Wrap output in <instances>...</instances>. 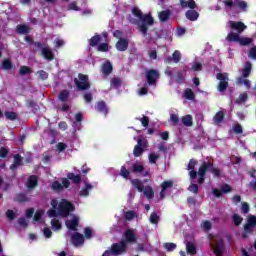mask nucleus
<instances>
[{
	"label": "nucleus",
	"mask_w": 256,
	"mask_h": 256,
	"mask_svg": "<svg viewBox=\"0 0 256 256\" xmlns=\"http://www.w3.org/2000/svg\"><path fill=\"white\" fill-rule=\"evenodd\" d=\"M109 49V45L107 43H102L98 46V51L105 52Z\"/></svg>",
	"instance_id": "62"
},
{
	"label": "nucleus",
	"mask_w": 256,
	"mask_h": 256,
	"mask_svg": "<svg viewBox=\"0 0 256 256\" xmlns=\"http://www.w3.org/2000/svg\"><path fill=\"white\" fill-rule=\"evenodd\" d=\"M247 101V93L240 94L238 99L236 100V103L241 104L245 103Z\"/></svg>",
	"instance_id": "52"
},
{
	"label": "nucleus",
	"mask_w": 256,
	"mask_h": 256,
	"mask_svg": "<svg viewBox=\"0 0 256 256\" xmlns=\"http://www.w3.org/2000/svg\"><path fill=\"white\" fill-rule=\"evenodd\" d=\"M201 227L204 231H209V229H211V222L206 220L202 223Z\"/></svg>",
	"instance_id": "58"
},
{
	"label": "nucleus",
	"mask_w": 256,
	"mask_h": 256,
	"mask_svg": "<svg viewBox=\"0 0 256 256\" xmlns=\"http://www.w3.org/2000/svg\"><path fill=\"white\" fill-rule=\"evenodd\" d=\"M164 248L167 251H174V249H177V245L175 243H165Z\"/></svg>",
	"instance_id": "49"
},
{
	"label": "nucleus",
	"mask_w": 256,
	"mask_h": 256,
	"mask_svg": "<svg viewBox=\"0 0 256 256\" xmlns=\"http://www.w3.org/2000/svg\"><path fill=\"white\" fill-rule=\"evenodd\" d=\"M224 5L227 11L231 9H239V11H246L247 2L243 0H225Z\"/></svg>",
	"instance_id": "5"
},
{
	"label": "nucleus",
	"mask_w": 256,
	"mask_h": 256,
	"mask_svg": "<svg viewBox=\"0 0 256 256\" xmlns=\"http://www.w3.org/2000/svg\"><path fill=\"white\" fill-rule=\"evenodd\" d=\"M20 75H29L31 73V68L27 66H21L19 69Z\"/></svg>",
	"instance_id": "43"
},
{
	"label": "nucleus",
	"mask_w": 256,
	"mask_h": 256,
	"mask_svg": "<svg viewBox=\"0 0 256 256\" xmlns=\"http://www.w3.org/2000/svg\"><path fill=\"white\" fill-rule=\"evenodd\" d=\"M157 159H159V153H150L149 154V162L150 163H157Z\"/></svg>",
	"instance_id": "47"
},
{
	"label": "nucleus",
	"mask_w": 256,
	"mask_h": 256,
	"mask_svg": "<svg viewBox=\"0 0 256 256\" xmlns=\"http://www.w3.org/2000/svg\"><path fill=\"white\" fill-rule=\"evenodd\" d=\"M180 5L183 8L188 7V9H195L196 7L194 0H180Z\"/></svg>",
	"instance_id": "23"
},
{
	"label": "nucleus",
	"mask_w": 256,
	"mask_h": 256,
	"mask_svg": "<svg viewBox=\"0 0 256 256\" xmlns=\"http://www.w3.org/2000/svg\"><path fill=\"white\" fill-rule=\"evenodd\" d=\"M68 179H70L71 181H73L75 183H79V181H81V177H79V175L75 176V174H73V173L68 174Z\"/></svg>",
	"instance_id": "50"
},
{
	"label": "nucleus",
	"mask_w": 256,
	"mask_h": 256,
	"mask_svg": "<svg viewBox=\"0 0 256 256\" xmlns=\"http://www.w3.org/2000/svg\"><path fill=\"white\" fill-rule=\"evenodd\" d=\"M186 249L190 255H195L197 253V249L195 248V244L188 242L186 243Z\"/></svg>",
	"instance_id": "34"
},
{
	"label": "nucleus",
	"mask_w": 256,
	"mask_h": 256,
	"mask_svg": "<svg viewBox=\"0 0 256 256\" xmlns=\"http://www.w3.org/2000/svg\"><path fill=\"white\" fill-rule=\"evenodd\" d=\"M158 17H159L160 21H166L167 19H169V12L162 11L159 13Z\"/></svg>",
	"instance_id": "48"
},
{
	"label": "nucleus",
	"mask_w": 256,
	"mask_h": 256,
	"mask_svg": "<svg viewBox=\"0 0 256 256\" xmlns=\"http://www.w3.org/2000/svg\"><path fill=\"white\" fill-rule=\"evenodd\" d=\"M76 87L80 91H85V89H89V80L87 75L79 74V79L76 80Z\"/></svg>",
	"instance_id": "10"
},
{
	"label": "nucleus",
	"mask_w": 256,
	"mask_h": 256,
	"mask_svg": "<svg viewBox=\"0 0 256 256\" xmlns=\"http://www.w3.org/2000/svg\"><path fill=\"white\" fill-rule=\"evenodd\" d=\"M131 183L133 187H136V189L140 192L143 193V183L139 180H131Z\"/></svg>",
	"instance_id": "35"
},
{
	"label": "nucleus",
	"mask_w": 256,
	"mask_h": 256,
	"mask_svg": "<svg viewBox=\"0 0 256 256\" xmlns=\"http://www.w3.org/2000/svg\"><path fill=\"white\" fill-rule=\"evenodd\" d=\"M146 79L148 85H156L157 80L159 79V72L157 70H148L146 72Z\"/></svg>",
	"instance_id": "12"
},
{
	"label": "nucleus",
	"mask_w": 256,
	"mask_h": 256,
	"mask_svg": "<svg viewBox=\"0 0 256 256\" xmlns=\"http://www.w3.org/2000/svg\"><path fill=\"white\" fill-rule=\"evenodd\" d=\"M248 57L250 59H256V46L251 48Z\"/></svg>",
	"instance_id": "63"
},
{
	"label": "nucleus",
	"mask_w": 256,
	"mask_h": 256,
	"mask_svg": "<svg viewBox=\"0 0 256 256\" xmlns=\"http://www.w3.org/2000/svg\"><path fill=\"white\" fill-rule=\"evenodd\" d=\"M207 169H209L215 177H219L220 175L219 169L213 168V164H211V162H208V163L204 162L198 170V177H199L198 183L205 182V173H207Z\"/></svg>",
	"instance_id": "4"
},
{
	"label": "nucleus",
	"mask_w": 256,
	"mask_h": 256,
	"mask_svg": "<svg viewBox=\"0 0 256 256\" xmlns=\"http://www.w3.org/2000/svg\"><path fill=\"white\" fill-rule=\"evenodd\" d=\"M28 189H34L37 187V176H30L27 182Z\"/></svg>",
	"instance_id": "27"
},
{
	"label": "nucleus",
	"mask_w": 256,
	"mask_h": 256,
	"mask_svg": "<svg viewBox=\"0 0 256 256\" xmlns=\"http://www.w3.org/2000/svg\"><path fill=\"white\" fill-rule=\"evenodd\" d=\"M127 47H129V42L127 41V39H120L116 43V49L118 51H126Z\"/></svg>",
	"instance_id": "19"
},
{
	"label": "nucleus",
	"mask_w": 256,
	"mask_h": 256,
	"mask_svg": "<svg viewBox=\"0 0 256 256\" xmlns=\"http://www.w3.org/2000/svg\"><path fill=\"white\" fill-rule=\"evenodd\" d=\"M11 67H13V64L11 63V60L5 59L2 62V68L5 69L6 71H9V69H11Z\"/></svg>",
	"instance_id": "40"
},
{
	"label": "nucleus",
	"mask_w": 256,
	"mask_h": 256,
	"mask_svg": "<svg viewBox=\"0 0 256 256\" xmlns=\"http://www.w3.org/2000/svg\"><path fill=\"white\" fill-rule=\"evenodd\" d=\"M120 175L124 177V179H129V170L125 166H122Z\"/></svg>",
	"instance_id": "51"
},
{
	"label": "nucleus",
	"mask_w": 256,
	"mask_h": 256,
	"mask_svg": "<svg viewBox=\"0 0 256 256\" xmlns=\"http://www.w3.org/2000/svg\"><path fill=\"white\" fill-rule=\"evenodd\" d=\"M171 61H173L174 63H179V61H181V52H179L178 50H176L173 55L172 58H167L165 60L166 63H171Z\"/></svg>",
	"instance_id": "22"
},
{
	"label": "nucleus",
	"mask_w": 256,
	"mask_h": 256,
	"mask_svg": "<svg viewBox=\"0 0 256 256\" xmlns=\"http://www.w3.org/2000/svg\"><path fill=\"white\" fill-rule=\"evenodd\" d=\"M63 45H65V41H63V39L57 37L54 40V47H63Z\"/></svg>",
	"instance_id": "53"
},
{
	"label": "nucleus",
	"mask_w": 256,
	"mask_h": 256,
	"mask_svg": "<svg viewBox=\"0 0 256 256\" xmlns=\"http://www.w3.org/2000/svg\"><path fill=\"white\" fill-rule=\"evenodd\" d=\"M21 165V156L19 154L14 156V165H12L11 169H16V167H19Z\"/></svg>",
	"instance_id": "39"
},
{
	"label": "nucleus",
	"mask_w": 256,
	"mask_h": 256,
	"mask_svg": "<svg viewBox=\"0 0 256 256\" xmlns=\"http://www.w3.org/2000/svg\"><path fill=\"white\" fill-rule=\"evenodd\" d=\"M144 195L147 197V199H153V196L155 195L153 188L151 186H146L144 188Z\"/></svg>",
	"instance_id": "31"
},
{
	"label": "nucleus",
	"mask_w": 256,
	"mask_h": 256,
	"mask_svg": "<svg viewBox=\"0 0 256 256\" xmlns=\"http://www.w3.org/2000/svg\"><path fill=\"white\" fill-rule=\"evenodd\" d=\"M223 117H224L223 112L220 111V112L216 113V115L213 118L214 124L219 125L220 123H222Z\"/></svg>",
	"instance_id": "33"
},
{
	"label": "nucleus",
	"mask_w": 256,
	"mask_h": 256,
	"mask_svg": "<svg viewBox=\"0 0 256 256\" xmlns=\"http://www.w3.org/2000/svg\"><path fill=\"white\" fill-rule=\"evenodd\" d=\"M250 73H251V62H246L244 69L242 71V75L243 77H249Z\"/></svg>",
	"instance_id": "32"
},
{
	"label": "nucleus",
	"mask_w": 256,
	"mask_h": 256,
	"mask_svg": "<svg viewBox=\"0 0 256 256\" xmlns=\"http://www.w3.org/2000/svg\"><path fill=\"white\" fill-rule=\"evenodd\" d=\"M43 235L46 237V239H50L51 235H53V232H51V229L49 228H44Z\"/></svg>",
	"instance_id": "56"
},
{
	"label": "nucleus",
	"mask_w": 256,
	"mask_h": 256,
	"mask_svg": "<svg viewBox=\"0 0 256 256\" xmlns=\"http://www.w3.org/2000/svg\"><path fill=\"white\" fill-rule=\"evenodd\" d=\"M171 187H173V181L171 180L164 181L161 184L160 199H165V196L169 193V189H171Z\"/></svg>",
	"instance_id": "14"
},
{
	"label": "nucleus",
	"mask_w": 256,
	"mask_h": 256,
	"mask_svg": "<svg viewBox=\"0 0 256 256\" xmlns=\"http://www.w3.org/2000/svg\"><path fill=\"white\" fill-rule=\"evenodd\" d=\"M149 221L150 223H152V225H157V223H159V215L157 214V212H153L150 215Z\"/></svg>",
	"instance_id": "38"
},
{
	"label": "nucleus",
	"mask_w": 256,
	"mask_h": 256,
	"mask_svg": "<svg viewBox=\"0 0 256 256\" xmlns=\"http://www.w3.org/2000/svg\"><path fill=\"white\" fill-rule=\"evenodd\" d=\"M42 55L45 57V59H48V61H51V59H53V52L47 47H44L42 49Z\"/></svg>",
	"instance_id": "29"
},
{
	"label": "nucleus",
	"mask_w": 256,
	"mask_h": 256,
	"mask_svg": "<svg viewBox=\"0 0 256 256\" xmlns=\"http://www.w3.org/2000/svg\"><path fill=\"white\" fill-rule=\"evenodd\" d=\"M97 111H100V113H105L107 115V106L105 105V102H99L96 105Z\"/></svg>",
	"instance_id": "37"
},
{
	"label": "nucleus",
	"mask_w": 256,
	"mask_h": 256,
	"mask_svg": "<svg viewBox=\"0 0 256 256\" xmlns=\"http://www.w3.org/2000/svg\"><path fill=\"white\" fill-rule=\"evenodd\" d=\"M216 78L218 79V81H220L218 85V91H220V93H223V91H225L229 86V75L227 73H218L216 75Z\"/></svg>",
	"instance_id": "8"
},
{
	"label": "nucleus",
	"mask_w": 256,
	"mask_h": 256,
	"mask_svg": "<svg viewBox=\"0 0 256 256\" xmlns=\"http://www.w3.org/2000/svg\"><path fill=\"white\" fill-rule=\"evenodd\" d=\"M210 246L216 256H223L225 244L223 243V238L221 236L210 235Z\"/></svg>",
	"instance_id": "3"
},
{
	"label": "nucleus",
	"mask_w": 256,
	"mask_h": 256,
	"mask_svg": "<svg viewBox=\"0 0 256 256\" xmlns=\"http://www.w3.org/2000/svg\"><path fill=\"white\" fill-rule=\"evenodd\" d=\"M99 41H101V36L96 35L90 39L89 43H90L91 47H95V45H97V43H99Z\"/></svg>",
	"instance_id": "44"
},
{
	"label": "nucleus",
	"mask_w": 256,
	"mask_h": 256,
	"mask_svg": "<svg viewBox=\"0 0 256 256\" xmlns=\"http://www.w3.org/2000/svg\"><path fill=\"white\" fill-rule=\"evenodd\" d=\"M89 191H91V184H86V188L80 191V195L82 197H87L89 195Z\"/></svg>",
	"instance_id": "46"
},
{
	"label": "nucleus",
	"mask_w": 256,
	"mask_h": 256,
	"mask_svg": "<svg viewBox=\"0 0 256 256\" xmlns=\"http://www.w3.org/2000/svg\"><path fill=\"white\" fill-rule=\"evenodd\" d=\"M135 217V213L133 211H128L125 213V219H127V221H131V219H134Z\"/></svg>",
	"instance_id": "59"
},
{
	"label": "nucleus",
	"mask_w": 256,
	"mask_h": 256,
	"mask_svg": "<svg viewBox=\"0 0 256 256\" xmlns=\"http://www.w3.org/2000/svg\"><path fill=\"white\" fill-rule=\"evenodd\" d=\"M84 241H85V238L83 237V235L79 233H75L74 235H72V243L73 245H75V247H79V245H83Z\"/></svg>",
	"instance_id": "17"
},
{
	"label": "nucleus",
	"mask_w": 256,
	"mask_h": 256,
	"mask_svg": "<svg viewBox=\"0 0 256 256\" xmlns=\"http://www.w3.org/2000/svg\"><path fill=\"white\" fill-rule=\"evenodd\" d=\"M230 191H231V186H229L228 184H224V185L222 186L221 190L215 189V190L213 191V194L215 195V197H221V195H222L223 193H230Z\"/></svg>",
	"instance_id": "18"
},
{
	"label": "nucleus",
	"mask_w": 256,
	"mask_h": 256,
	"mask_svg": "<svg viewBox=\"0 0 256 256\" xmlns=\"http://www.w3.org/2000/svg\"><path fill=\"white\" fill-rule=\"evenodd\" d=\"M132 13L140 21L139 22L140 33L142 35H146L148 27L153 24V17H151V15L149 14H146L143 16V14H141V10H139L138 8H133Z\"/></svg>",
	"instance_id": "2"
},
{
	"label": "nucleus",
	"mask_w": 256,
	"mask_h": 256,
	"mask_svg": "<svg viewBox=\"0 0 256 256\" xmlns=\"http://www.w3.org/2000/svg\"><path fill=\"white\" fill-rule=\"evenodd\" d=\"M143 164L141 162H136L132 165V167L130 168L131 173H143Z\"/></svg>",
	"instance_id": "21"
},
{
	"label": "nucleus",
	"mask_w": 256,
	"mask_h": 256,
	"mask_svg": "<svg viewBox=\"0 0 256 256\" xmlns=\"http://www.w3.org/2000/svg\"><path fill=\"white\" fill-rule=\"evenodd\" d=\"M37 75H38L39 79H47V77H49L47 72H45L43 70L38 71Z\"/></svg>",
	"instance_id": "61"
},
{
	"label": "nucleus",
	"mask_w": 256,
	"mask_h": 256,
	"mask_svg": "<svg viewBox=\"0 0 256 256\" xmlns=\"http://www.w3.org/2000/svg\"><path fill=\"white\" fill-rule=\"evenodd\" d=\"M67 97H69V92L67 90L62 91L59 95L60 101H67Z\"/></svg>",
	"instance_id": "54"
},
{
	"label": "nucleus",
	"mask_w": 256,
	"mask_h": 256,
	"mask_svg": "<svg viewBox=\"0 0 256 256\" xmlns=\"http://www.w3.org/2000/svg\"><path fill=\"white\" fill-rule=\"evenodd\" d=\"M201 63L194 62L192 64V71H201Z\"/></svg>",
	"instance_id": "64"
},
{
	"label": "nucleus",
	"mask_w": 256,
	"mask_h": 256,
	"mask_svg": "<svg viewBox=\"0 0 256 256\" xmlns=\"http://www.w3.org/2000/svg\"><path fill=\"white\" fill-rule=\"evenodd\" d=\"M241 211L244 214L249 213V204H247L246 202H243L241 206Z\"/></svg>",
	"instance_id": "60"
},
{
	"label": "nucleus",
	"mask_w": 256,
	"mask_h": 256,
	"mask_svg": "<svg viewBox=\"0 0 256 256\" xmlns=\"http://www.w3.org/2000/svg\"><path fill=\"white\" fill-rule=\"evenodd\" d=\"M125 239L128 243L135 242V230H127L125 233Z\"/></svg>",
	"instance_id": "25"
},
{
	"label": "nucleus",
	"mask_w": 256,
	"mask_h": 256,
	"mask_svg": "<svg viewBox=\"0 0 256 256\" xmlns=\"http://www.w3.org/2000/svg\"><path fill=\"white\" fill-rule=\"evenodd\" d=\"M79 226V217L76 215H70L69 218L66 220V227L71 231H76L77 227Z\"/></svg>",
	"instance_id": "11"
},
{
	"label": "nucleus",
	"mask_w": 256,
	"mask_h": 256,
	"mask_svg": "<svg viewBox=\"0 0 256 256\" xmlns=\"http://www.w3.org/2000/svg\"><path fill=\"white\" fill-rule=\"evenodd\" d=\"M181 121H182L183 125H185L186 127H191L193 125V116L186 115V116L182 117Z\"/></svg>",
	"instance_id": "26"
},
{
	"label": "nucleus",
	"mask_w": 256,
	"mask_h": 256,
	"mask_svg": "<svg viewBox=\"0 0 256 256\" xmlns=\"http://www.w3.org/2000/svg\"><path fill=\"white\" fill-rule=\"evenodd\" d=\"M5 117L6 119H9L10 121H15V119H17V113L15 112H5Z\"/></svg>",
	"instance_id": "45"
},
{
	"label": "nucleus",
	"mask_w": 256,
	"mask_h": 256,
	"mask_svg": "<svg viewBox=\"0 0 256 256\" xmlns=\"http://www.w3.org/2000/svg\"><path fill=\"white\" fill-rule=\"evenodd\" d=\"M233 221H234L235 225H241L243 218L237 214H234Z\"/></svg>",
	"instance_id": "55"
},
{
	"label": "nucleus",
	"mask_w": 256,
	"mask_h": 256,
	"mask_svg": "<svg viewBox=\"0 0 256 256\" xmlns=\"http://www.w3.org/2000/svg\"><path fill=\"white\" fill-rule=\"evenodd\" d=\"M226 27L228 29H232L233 31H237L238 35L239 33H243L245 29H247V25L243 22H235V21H229L226 24Z\"/></svg>",
	"instance_id": "9"
},
{
	"label": "nucleus",
	"mask_w": 256,
	"mask_h": 256,
	"mask_svg": "<svg viewBox=\"0 0 256 256\" xmlns=\"http://www.w3.org/2000/svg\"><path fill=\"white\" fill-rule=\"evenodd\" d=\"M64 187L66 189H67V187H69V180L67 178L62 179V184L59 183L58 181H56L52 184V189L54 191H61V189H63Z\"/></svg>",
	"instance_id": "16"
},
{
	"label": "nucleus",
	"mask_w": 256,
	"mask_h": 256,
	"mask_svg": "<svg viewBox=\"0 0 256 256\" xmlns=\"http://www.w3.org/2000/svg\"><path fill=\"white\" fill-rule=\"evenodd\" d=\"M146 145H147V141L139 139L138 145H136L134 148V156L140 157V155L143 153V148H145Z\"/></svg>",
	"instance_id": "15"
},
{
	"label": "nucleus",
	"mask_w": 256,
	"mask_h": 256,
	"mask_svg": "<svg viewBox=\"0 0 256 256\" xmlns=\"http://www.w3.org/2000/svg\"><path fill=\"white\" fill-rule=\"evenodd\" d=\"M226 39L227 41L237 42L240 45H249V43L253 41L251 38L241 37L239 33H234V32H230Z\"/></svg>",
	"instance_id": "7"
},
{
	"label": "nucleus",
	"mask_w": 256,
	"mask_h": 256,
	"mask_svg": "<svg viewBox=\"0 0 256 256\" xmlns=\"http://www.w3.org/2000/svg\"><path fill=\"white\" fill-rule=\"evenodd\" d=\"M51 209L47 211L49 217H54L51 221L53 231L61 230V222L55 217H69V213L75 211V206L71 202L63 199L59 203L57 200L53 199L51 201Z\"/></svg>",
	"instance_id": "1"
},
{
	"label": "nucleus",
	"mask_w": 256,
	"mask_h": 256,
	"mask_svg": "<svg viewBox=\"0 0 256 256\" xmlns=\"http://www.w3.org/2000/svg\"><path fill=\"white\" fill-rule=\"evenodd\" d=\"M43 215H45V211L37 210L34 215V221H36L37 223H43Z\"/></svg>",
	"instance_id": "30"
},
{
	"label": "nucleus",
	"mask_w": 256,
	"mask_h": 256,
	"mask_svg": "<svg viewBox=\"0 0 256 256\" xmlns=\"http://www.w3.org/2000/svg\"><path fill=\"white\" fill-rule=\"evenodd\" d=\"M171 187H173V181L171 180L164 181L161 184L160 199H165V196L169 193V189H171Z\"/></svg>",
	"instance_id": "13"
},
{
	"label": "nucleus",
	"mask_w": 256,
	"mask_h": 256,
	"mask_svg": "<svg viewBox=\"0 0 256 256\" xmlns=\"http://www.w3.org/2000/svg\"><path fill=\"white\" fill-rule=\"evenodd\" d=\"M84 234H85L86 239H91V237L93 235V230L91 228H85Z\"/></svg>",
	"instance_id": "57"
},
{
	"label": "nucleus",
	"mask_w": 256,
	"mask_h": 256,
	"mask_svg": "<svg viewBox=\"0 0 256 256\" xmlns=\"http://www.w3.org/2000/svg\"><path fill=\"white\" fill-rule=\"evenodd\" d=\"M238 84L239 85H245L246 89H249V87H251V81H249L245 78H238Z\"/></svg>",
	"instance_id": "41"
},
{
	"label": "nucleus",
	"mask_w": 256,
	"mask_h": 256,
	"mask_svg": "<svg viewBox=\"0 0 256 256\" xmlns=\"http://www.w3.org/2000/svg\"><path fill=\"white\" fill-rule=\"evenodd\" d=\"M186 17L189 21H197L199 19V13L195 10H189L186 12Z\"/></svg>",
	"instance_id": "24"
},
{
	"label": "nucleus",
	"mask_w": 256,
	"mask_h": 256,
	"mask_svg": "<svg viewBox=\"0 0 256 256\" xmlns=\"http://www.w3.org/2000/svg\"><path fill=\"white\" fill-rule=\"evenodd\" d=\"M125 251H127V243L120 242L114 244L112 249L104 252L102 256L121 255L122 253H125Z\"/></svg>",
	"instance_id": "6"
},
{
	"label": "nucleus",
	"mask_w": 256,
	"mask_h": 256,
	"mask_svg": "<svg viewBox=\"0 0 256 256\" xmlns=\"http://www.w3.org/2000/svg\"><path fill=\"white\" fill-rule=\"evenodd\" d=\"M195 165H197V161L191 160L188 164V170L190 171L189 175L191 179H195L197 177V172H195Z\"/></svg>",
	"instance_id": "20"
},
{
	"label": "nucleus",
	"mask_w": 256,
	"mask_h": 256,
	"mask_svg": "<svg viewBox=\"0 0 256 256\" xmlns=\"http://www.w3.org/2000/svg\"><path fill=\"white\" fill-rule=\"evenodd\" d=\"M185 99H188L189 101H193L195 99V94L193 93V90L186 89L184 92Z\"/></svg>",
	"instance_id": "36"
},
{
	"label": "nucleus",
	"mask_w": 256,
	"mask_h": 256,
	"mask_svg": "<svg viewBox=\"0 0 256 256\" xmlns=\"http://www.w3.org/2000/svg\"><path fill=\"white\" fill-rule=\"evenodd\" d=\"M17 31L22 35H25V33H29V27H27L26 25H19L17 26Z\"/></svg>",
	"instance_id": "42"
},
{
	"label": "nucleus",
	"mask_w": 256,
	"mask_h": 256,
	"mask_svg": "<svg viewBox=\"0 0 256 256\" xmlns=\"http://www.w3.org/2000/svg\"><path fill=\"white\" fill-rule=\"evenodd\" d=\"M113 71V66L111 65V62H106L103 66H102V73L104 75H109V73H111Z\"/></svg>",
	"instance_id": "28"
}]
</instances>
